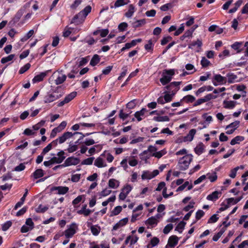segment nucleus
I'll return each instance as SVG.
<instances>
[{"label": "nucleus", "instance_id": "1", "mask_svg": "<svg viewBox=\"0 0 248 248\" xmlns=\"http://www.w3.org/2000/svg\"><path fill=\"white\" fill-rule=\"evenodd\" d=\"M61 88V86H58L51 92H47L43 97L44 103L49 104L62 97L64 93L63 92L59 91Z\"/></svg>", "mask_w": 248, "mask_h": 248}, {"label": "nucleus", "instance_id": "2", "mask_svg": "<svg viewBox=\"0 0 248 248\" xmlns=\"http://www.w3.org/2000/svg\"><path fill=\"white\" fill-rule=\"evenodd\" d=\"M92 7L90 5L85 7L82 11L76 15L72 18L71 23L78 24L80 22L84 21L85 18L91 12Z\"/></svg>", "mask_w": 248, "mask_h": 248}, {"label": "nucleus", "instance_id": "3", "mask_svg": "<svg viewBox=\"0 0 248 248\" xmlns=\"http://www.w3.org/2000/svg\"><path fill=\"white\" fill-rule=\"evenodd\" d=\"M175 74L173 69H165L163 71L162 78H160V81L163 85H166L169 83L172 79V76Z\"/></svg>", "mask_w": 248, "mask_h": 248}, {"label": "nucleus", "instance_id": "4", "mask_svg": "<svg viewBox=\"0 0 248 248\" xmlns=\"http://www.w3.org/2000/svg\"><path fill=\"white\" fill-rule=\"evenodd\" d=\"M193 156L191 154L186 155L181 158L179 161V169L181 170H185L188 168L189 165L192 160Z\"/></svg>", "mask_w": 248, "mask_h": 248}, {"label": "nucleus", "instance_id": "5", "mask_svg": "<svg viewBox=\"0 0 248 248\" xmlns=\"http://www.w3.org/2000/svg\"><path fill=\"white\" fill-rule=\"evenodd\" d=\"M77 94V93L76 92H73L67 94L62 101H59L56 103L57 106L58 107H61L65 104L68 103L76 96Z\"/></svg>", "mask_w": 248, "mask_h": 248}, {"label": "nucleus", "instance_id": "6", "mask_svg": "<svg viewBox=\"0 0 248 248\" xmlns=\"http://www.w3.org/2000/svg\"><path fill=\"white\" fill-rule=\"evenodd\" d=\"M77 94V93L76 92H73L67 94L62 101H59L56 103L57 106L58 107H61L65 104L68 103L76 96Z\"/></svg>", "mask_w": 248, "mask_h": 248}, {"label": "nucleus", "instance_id": "7", "mask_svg": "<svg viewBox=\"0 0 248 248\" xmlns=\"http://www.w3.org/2000/svg\"><path fill=\"white\" fill-rule=\"evenodd\" d=\"M77 94V93L76 92H73L67 94L62 101H59L56 103L57 106L58 107H61L65 104L68 103L76 96Z\"/></svg>", "mask_w": 248, "mask_h": 248}, {"label": "nucleus", "instance_id": "8", "mask_svg": "<svg viewBox=\"0 0 248 248\" xmlns=\"http://www.w3.org/2000/svg\"><path fill=\"white\" fill-rule=\"evenodd\" d=\"M76 229H77V224L75 223H72L69 228L64 231L65 237L68 239L72 238L76 233Z\"/></svg>", "mask_w": 248, "mask_h": 248}, {"label": "nucleus", "instance_id": "9", "mask_svg": "<svg viewBox=\"0 0 248 248\" xmlns=\"http://www.w3.org/2000/svg\"><path fill=\"white\" fill-rule=\"evenodd\" d=\"M80 162V159L74 156L68 157L63 163L64 167L70 166L71 165H77Z\"/></svg>", "mask_w": 248, "mask_h": 248}, {"label": "nucleus", "instance_id": "10", "mask_svg": "<svg viewBox=\"0 0 248 248\" xmlns=\"http://www.w3.org/2000/svg\"><path fill=\"white\" fill-rule=\"evenodd\" d=\"M179 238L176 235H171L169 238L165 248H174L178 244Z\"/></svg>", "mask_w": 248, "mask_h": 248}, {"label": "nucleus", "instance_id": "11", "mask_svg": "<svg viewBox=\"0 0 248 248\" xmlns=\"http://www.w3.org/2000/svg\"><path fill=\"white\" fill-rule=\"evenodd\" d=\"M25 10L26 7L25 6L21 7L19 10H18L14 17L13 18L11 22H12L13 24L18 22L25 13Z\"/></svg>", "mask_w": 248, "mask_h": 248}, {"label": "nucleus", "instance_id": "12", "mask_svg": "<svg viewBox=\"0 0 248 248\" xmlns=\"http://www.w3.org/2000/svg\"><path fill=\"white\" fill-rule=\"evenodd\" d=\"M221 194L222 192L221 191L216 190L208 195L206 197V199L209 201L215 202L219 199Z\"/></svg>", "mask_w": 248, "mask_h": 248}, {"label": "nucleus", "instance_id": "13", "mask_svg": "<svg viewBox=\"0 0 248 248\" xmlns=\"http://www.w3.org/2000/svg\"><path fill=\"white\" fill-rule=\"evenodd\" d=\"M196 133V130L195 129H191L188 134L184 137H183V140L179 141V142H186V141H191L194 138V135Z\"/></svg>", "mask_w": 248, "mask_h": 248}, {"label": "nucleus", "instance_id": "14", "mask_svg": "<svg viewBox=\"0 0 248 248\" xmlns=\"http://www.w3.org/2000/svg\"><path fill=\"white\" fill-rule=\"evenodd\" d=\"M74 134L70 132H66L64 133L58 139L59 140V143L60 144H62L67 139L71 138Z\"/></svg>", "mask_w": 248, "mask_h": 248}, {"label": "nucleus", "instance_id": "15", "mask_svg": "<svg viewBox=\"0 0 248 248\" xmlns=\"http://www.w3.org/2000/svg\"><path fill=\"white\" fill-rule=\"evenodd\" d=\"M130 2V0H116L114 5H110V8L123 6L128 4Z\"/></svg>", "mask_w": 248, "mask_h": 248}, {"label": "nucleus", "instance_id": "16", "mask_svg": "<svg viewBox=\"0 0 248 248\" xmlns=\"http://www.w3.org/2000/svg\"><path fill=\"white\" fill-rule=\"evenodd\" d=\"M214 79L220 85L225 84L227 82L226 78L222 76L220 74L215 75L214 77Z\"/></svg>", "mask_w": 248, "mask_h": 248}, {"label": "nucleus", "instance_id": "17", "mask_svg": "<svg viewBox=\"0 0 248 248\" xmlns=\"http://www.w3.org/2000/svg\"><path fill=\"white\" fill-rule=\"evenodd\" d=\"M147 111L148 110L146 108H142L140 110L136 111L134 114V116L139 122H140L142 120L141 116H143Z\"/></svg>", "mask_w": 248, "mask_h": 248}, {"label": "nucleus", "instance_id": "18", "mask_svg": "<svg viewBox=\"0 0 248 248\" xmlns=\"http://www.w3.org/2000/svg\"><path fill=\"white\" fill-rule=\"evenodd\" d=\"M181 83V82L173 81L170 83V84L167 85L165 88L168 91V92H170L175 88V87H179V85Z\"/></svg>", "mask_w": 248, "mask_h": 248}, {"label": "nucleus", "instance_id": "19", "mask_svg": "<svg viewBox=\"0 0 248 248\" xmlns=\"http://www.w3.org/2000/svg\"><path fill=\"white\" fill-rule=\"evenodd\" d=\"M53 189L57 190L58 194L60 195H63L66 194L68 191L69 188L67 186H58L54 187Z\"/></svg>", "mask_w": 248, "mask_h": 248}, {"label": "nucleus", "instance_id": "20", "mask_svg": "<svg viewBox=\"0 0 248 248\" xmlns=\"http://www.w3.org/2000/svg\"><path fill=\"white\" fill-rule=\"evenodd\" d=\"M87 205H84L81 209L77 211V213L79 215H84L85 216H89L93 211L89 209H86Z\"/></svg>", "mask_w": 248, "mask_h": 248}, {"label": "nucleus", "instance_id": "21", "mask_svg": "<svg viewBox=\"0 0 248 248\" xmlns=\"http://www.w3.org/2000/svg\"><path fill=\"white\" fill-rule=\"evenodd\" d=\"M31 175L35 179L40 178L44 175V171L41 169H38L33 172Z\"/></svg>", "mask_w": 248, "mask_h": 248}, {"label": "nucleus", "instance_id": "22", "mask_svg": "<svg viewBox=\"0 0 248 248\" xmlns=\"http://www.w3.org/2000/svg\"><path fill=\"white\" fill-rule=\"evenodd\" d=\"M146 24V20L145 19L137 20L136 21L132 23V28L136 29Z\"/></svg>", "mask_w": 248, "mask_h": 248}, {"label": "nucleus", "instance_id": "23", "mask_svg": "<svg viewBox=\"0 0 248 248\" xmlns=\"http://www.w3.org/2000/svg\"><path fill=\"white\" fill-rule=\"evenodd\" d=\"M135 12V8L133 4L128 6V11L124 14V16L127 18H131Z\"/></svg>", "mask_w": 248, "mask_h": 248}, {"label": "nucleus", "instance_id": "24", "mask_svg": "<svg viewBox=\"0 0 248 248\" xmlns=\"http://www.w3.org/2000/svg\"><path fill=\"white\" fill-rule=\"evenodd\" d=\"M204 150V145L201 142L199 144L197 145V146L194 148V151L195 153L198 155L202 154Z\"/></svg>", "mask_w": 248, "mask_h": 248}, {"label": "nucleus", "instance_id": "25", "mask_svg": "<svg viewBox=\"0 0 248 248\" xmlns=\"http://www.w3.org/2000/svg\"><path fill=\"white\" fill-rule=\"evenodd\" d=\"M120 182L119 181L116 180L115 179L111 178L108 181V185L110 188H116L119 186Z\"/></svg>", "mask_w": 248, "mask_h": 248}, {"label": "nucleus", "instance_id": "26", "mask_svg": "<svg viewBox=\"0 0 248 248\" xmlns=\"http://www.w3.org/2000/svg\"><path fill=\"white\" fill-rule=\"evenodd\" d=\"M195 97L190 94H188L185 96L181 99V102H185L186 103H192L195 100Z\"/></svg>", "mask_w": 248, "mask_h": 248}, {"label": "nucleus", "instance_id": "27", "mask_svg": "<svg viewBox=\"0 0 248 248\" xmlns=\"http://www.w3.org/2000/svg\"><path fill=\"white\" fill-rule=\"evenodd\" d=\"M90 229L92 234L94 236L98 235L101 231L100 227L98 225H91L90 227Z\"/></svg>", "mask_w": 248, "mask_h": 248}, {"label": "nucleus", "instance_id": "28", "mask_svg": "<svg viewBox=\"0 0 248 248\" xmlns=\"http://www.w3.org/2000/svg\"><path fill=\"white\" fill-rule=\"evenodd\" d=\"M100 56L97 54H94L90 62V64L92 65V66H94L96 65L100 62Z\"/></svg>", "mask_w": 248, "mask_h": 248}, {"label": "nucleus", "instance_id": "29", "mask_svg": "<svg viewBox=\"0 0 248 248\" xmlns=\"http://www.w3.org/2000/svg\"><path fill=\"white\" fill-rule=\"evenodd\" d=\"M244 140V137L241 136H237L231 140L230 144L232 145H234L236 144H239L240 142L243 141Z\"/></svg>", "mask_w": 248, "mask_h": 248}, {"label": "nucleus", "instance_id": "30", "mask_svg": "<svg viewBox=\"0 0 248 248\" xmlns=\"http://www.w3.org/2000/svg\"><path fill=\"white\" fill-rule=\"evenodd\" d=\"M223 104L224 105L225 108L231 109L235 107L236 102L233 101L224 100L223 102Z\"/></svg>", "mask_w": 248, "mask_h": 248}, {"label": "nucleus", "instance_id": "31", "mask_svg": "<svg viewBox=\"0 0 248 248\" xmlns=\"http://www.w3.org/2000/svg\"><path fill=\"white\" fill-rule=\"evenodd\" d=\"M202 45V41L201 40L197 39L196 41L192 42L189 45L188 48L193 49L195 46H197L198 47H201Z\"/></svg>", "mask_w": 248, "mask_h": 248}, {"label": "nucleus", "instance_id": "32", "mask_svg": "<svg viewBox=\"0 0 248 248\" xmlns=\"http://www.w3.org/2000/svg\"><path fill=\"white\" fill-rule=\"evenodd\" d=\"M227 77H228V80L227 82H228L229 83H234L235 79L237 78V76L232 73H228L227 74Z\"/></svg>", "mask_w": 248, "mask_h": 248}, {"label": "nucleus", "instance_id": "33", "mask_svg": "<svg viewBox=\"0 0 248 248\" xmlns=\"http://www.w3.org/2000/svg\"><path fill=\"white\" fill-rule=\"evenodd\" d=\"M154 43L152 39L148 41V44L144 46V48L148 52H152L153 51Z\"/></svg>", "mask_w": 248, "mask_h": 248}, {"label": "nucleus", "instance_id": "34", "mask_svg": "<svg viewBox=\"0 0 248 248\" xmlns=\"http://www.w3.org/2000/svg\"><path fill=\"white\" fill-rule=\"evenodd\" d=\"M46 74L45 73H41L40 74L35 76L33 78L32 80L34 82H40L43 80L44 78L46 76Z\"/></svg>", "mask_w": 248, "mask_h": 248}, {"label": "nucleus", "instance_id": "35", "mask_svg": "<svg viewBox=\"0 0 248 248\" xmlns=\"http://www.w3.org/2000/svg\"><path fill=\"white\" fill-rule=\"evenodd\" d=\"M153 120L156 122H168L170 121V118L167 116H155Z\"/></svg>", "mask_w": 248, "mask_h": 248}, {"label": "nucleus", "instance_id": "36", "mask_svg": "<svg viewBox=\"0 0 248 248\" xmlns=\"http://www.w3.org/2000/svg\"><path fill=\"white\" fill-rule=\"evenodd\" d=\"M186 222L184 221H180L176 226L175 230L179 232V233H182L183 230L184 229Z\"/></svg>", "mask_w": 248, "mask_h": 248}, {"label": "nucleus", "instance_id": "37", "mask_svg": "<svg viewBox=\"0 0 248 248\" xmlns=\"http://www.w3.org/2000/svg\"><path fill=\"white\" fill-rule=\"evenodd\" d=\"M242 46V42H235L234 43L231 45V47L235 50H237V53H239L241 52L240 48Z\"/></svg>", "mask_w": 248, "mask_h": 248}, {"label": "nucleus", "instance_id": "38", "mask_svg": "<svg viewBox=\"0 0 248 248\" xmlns=\"http://www.w3.org/2000/svg\"><path fill=\"white\" fill-rule=\"evenodd\" d=\"M66 78V76L65 75H62L59 76L55 80V83L56 85L62 84Z\"/></svg>", "mask_w": 248, "mask_h": 248}, {"label": "nucleus", "instance_id": "39", "mask_svg": "<svg viewBox=\"0 0 248 248\" xmlns=\"http://www.w3.org/2000/svg\"><path fill=\"white\" fill-rule=\"evenodd\" d=\"M103 159L101 157H98L95 159L94 165L98 168H102L106 166V165H103Z\"/></svg>", "mask_w": 248, "mask_h": 248}, {"label": "nucleus", "instance_id": "40", "mask_svg": "<svg viewBox=\"0 0 248 248\" xmlns=\"http://www.w3.org/2000/svg\"><path fill=\"white\" fill-rule=\"evenodd\" d=\"M122 210V206L119 205L115 207L114 209L111 212L110 217L117 216L119 214Z\"/></svg>", "mask_w": 248, "mask_h": 248}, {"label": "nucleus", "instance_id": "41", "mask_svg": "<svg viewBox=\"0 0 248 248\" xmlns=\"http://www.w3.org/2000/svg\"><path fill=\"white\" fill-rule=\"evenodd\" d=\"M167 153L166 151L164 149L158 152H156L152 154V156H155L157 158H160L164 155Z\"/></svg>", "mask_w": 248, "mask_h": 248}, {"label": "nucleus", "instance_id": "42", "mask_svg": "<svg viewBox=\"0 0 248 248\" xmlns=\"http://www.w3.org/2000/svg\"><path fill=\"white\" fill-rule=\"evenodd\" d=\"M15 57V54H10L7 57H3L1 60L0 62L1 63L4 64L9 61H12L14 58Z\"/></svg>", "mask_w": 248, "mask_h": 248}, {"label": "nucleus", "instance_id": "43", "mask_svg": "<svg viewBox=\"0 0 248 248\" xmlns=\"http://www.w3.org/2000/svg\"><path fill=\"white\" fill-rule=\"evenodd\" d=\"M201 64L203 68L207 67L211 64L210 62L204 57H202L201 61Z\"/></svg>", "mask_w": 248, "mask_h": 248}, {"label": "nucleus", "instance_id": "44", "mask_svg": "<svg viewBox=\"0 0 248 248\" xmlns=\"http://www.w3.org/2000/svg\"><path fill=\"white\" fill-rule=\"evenodd\" d=\"M48 209V207L46 206H43L42 204H40L38 207L36 209V212L37 213H44Z\"/></svg>", "mask_w": 248, "mask_h": 248}, {"label": "nucleus", "instance_id": "45", "mask_svg": "<svg viewBox=\"0 0 248 248\" xmlns=\"http://www.w3.org/2000/svg\"><path fill=\"white\" fill-rule=\"evenodd\" d=\"M151 175V172L148 170H145L143 171L142 174L141 175V178L143 180L151 179H152Z\"/></svg>", "mask_w": 248, "mask_h": 248}, {"label": "nucleus", "instance_id": "46", "mask_svg": "<svg viewBox=\"0 0 248 248\" xmlns=\"http://www.w3.org/2000/svg\"><path fill=\"white\" fill-rule=\"evenodd\" d=\"M31 64L29 63H27L25 64L23 66L21 67L19 70V74H22L26 72L27 70H28L31 67Z\"/></svg>", "mask_w": 248, "mask_h": 248}, {"label": "nucleus", "instance_id": "47", "mask_svg": "<svg viewBox=\"0 0 248 248\" xmlns=\"http://www.w3.org/2000/svg\"><path fill=\"white\" fill-rule=\"evenodd\" d=\"M240 124V121H235L234 122H232L228 125L226 129H228L229 128H232V129H234V130L239 126V125Z\"/></svg>", "mask_w": 248, "mask_h": 248}, {"label": "nucleus", "instance_id": "48", "mask_svg": "<svg viewBox=\"0 0 248 248\" xmlns=\"http://www.w3.org/2000/svg\"><path fill=\"white\" fill-rule=\"evenodd\" d=\"M133 187L129 184L125 185L122 189V191L125 192L126 194H128L131 192Z\"/></svg>", "mask_w": 248, "mask_h": 248}, {"label": "nucleus", "instance_id": "49", "mask_svg": "<svg viewBox=\"0 0 248 248\" xmlns=\"http://www.w3.org/2000/svg\"><path fill=\"white\" fill-rule=\"evenodd\" d=\"M94 159V158L93 157H91L85 159L81 162V165H92L93 164Z\"/></svg>", "mask_w": 248, "mask_h": 248}, {"label": "nucleus", "instance_id": "50", "mask_svg": "<svg viewBox=\"0 0 248 248\" xmlns=\"http://www.w3.org/2000/svg\"><path fill=\"white\" fill-rule=\"evenodd\" d=\"M128 27V24L126 22H122L119 24L118 29L120 31H125Z\"/></svg>", "mask_w": 248, "mask_h": 248}, {"label": "nucleus", "instance_id": "51", "mask_svg": "<svg viewBox=\"0 0 248 248\" xmlns=\"http://www.w3.org/2000/svg\"><path fill=\"white\" fill-rule=\"evenodd\" d=\"M217 95H213L212 93H209L205 95L202 98L203 99L204 102H206L210 101L211 99H216L217 98Z\"/></svg>", "mask_w": 248, "mask_h": 248}, {"label": "nucleus", "instance_id": "52", "mask_svg": "<svg viewBox=\"0 0 248 248\" xmlns=\"http://www.w3.org/2000/svg\"><path fill=\"white\" fill-rule=\"evenodd\" d=\"M146 223L150 225H153L154 224L156 225L157 224V221L156 219L154 217H149L146 221Z\"/></svg>", "mask_w": 248, "mask_h": 248}, {"label": "nucleus", "instance_id": "53", "mask_svg": "<svg viewBox=\"0 0 248 248\" xmlns=\"http://www.w3.org/2000/svg\"><path fill=\"white\" fill-rule=\"evenodd\" d=\"M12 223L11 221H7L2 225V230L3 231H6L12 226Z\"/></svg>", "mask_w": 248, "mask_h": 248}, {"label": "nucleus", "instance_id": "54", "mask_svg": "<svg viewBox=\"0 0 248 248\" xmlns=\"http://www.w3.org/2000/svg\"><path fill=\"white\" fill-rule=\"evenodd\" d=\"M51 161L54 164H60L63 161V158H59L58 157L54 156L51 158Z\"/></svg>", "mask_w": 248, "mask_h": 248}, {"label": "nucleus", "instance_id": "55", "mask_svg": "<svg viewBox=\"0 0 248 248\" xmlns=\"http://www.w3.org/2000/svg\"><path fill=\"white\" fill-rule=\"evenodd\" d=\"M173 229V225L172 224H167L164 228L163 232L164 234H168Z\"/></svg>", "mask_w": 248, "mask_h": 248}, {"label": "nucleus", "instance_id": "56", "mask_svg": "<svg viewBox=\"0 0 248 248\" xmlns=\"http://www.w3.org/2000/svg\"><path fill=\"white\" fill-rule=\"evenodd\" d=\"M136 106V100L134 99L129 102L126 105V108L129 109H133Z\"/></svg>", "mask_w": 248, "mask_h": 248}, {"label": "nucleus", "instance_id": "57", "mask_svg": "<svg viewBox=\"0 0 248 248\" xmlns=\"http://www.w3.org/2000/svg\"><path fill=\"white\" fill-rule=\"evenodd\" d=\"M217 214H214L208 219V223H213L216 222L218 219V217H217Z\"/></svg>", "mask_w": 248, "mask_h": 248}, {"label": "nucleus", "instance_id": "58", "mask_svg": "<svg viewBox=\"0 0 248 248\" xmlns=\"http://www.w3.org/2000/svg\"><path fill=\"white\" fill-rule=\"evenodd\" d=\"M12 184L6 183V184H4V185L0 186V189L3 191L6 190H10L11 189V188H12Z\"/></svg>", "mask_w": 248, "mask_h": 248}, {"label": "nucleus", "instance_id": "59", "mask_svg": "<svg viewBox=\"0 0 248 248\" xmlns=\"http://www.w3.org/2000/svg\"><path fill=\"white\" fill-rule=\"evenodd\" d=\"M165 93L166 94L164 95L163 97L165 102L168 103L170 102L172 100L173 97L170 94V93H169L168 92H166Z\"/></svg>", "mask_w": 248, "mask_h": 248}, {"label": "nucleus", "instance_id": "60", "mask_svg": "<svg viewBox=\"0 0 248 248\" xmlns=\"http://www.w3.org/2000/svg\"><path fill=\"white\" fill-rule=\"evenodd\" d=\"M113 68L112 65H109L102 70V74L105 75H108Z\"/></svg>", "mask_w": 248, "mask_h": 248}, {"label": "nucleus", "instance_id": "61", "mask_svg": "<svg viewBox=\"0 0 248 248\" xmlns=\"http://www.w3.org/2000/svg\"><path fill=\"white\" fill-rule=\"evenodd\" d=\"M95 143V141L92 139H86L85 141L83 142L82 144H85L86 146H90Z\"/></svg>", "mask_w": 248, "mask_h": 248}, {"label": "nucleus", "instance_id": "62", "mask_svg": "<svg viewBox=\"0 0 248 248\" xmlns=\"http://www.w3.org/2000/svg\"><path fill=\"white\" fill-rule=\"evenodd\" d=\"M82 0H75L71 4L70 7L72 9H76L81 3Z\"/></svg>", "mask_w": 248, "mask_h": 248}, {"label": "nucleus", "instance_id": "63", "mask_svg": "<svg viewBox=\"0 0 248 248\" xmlns=\"http://www.w3.org/2000/svg\"><path fill=\"white\" fill-rule=\"evenodd\" d=\"M172 39V37L170 36L164 37L161 41V45L162 46L167 44Z\"/></svg>", "mask_w": 248, "mask_h": 248}, {"label": "nucleus", "instance_id": "64", "mask_svg": "<svg viewBox=\"0 0 248 248\" xmlns=\"http://www.w3.org/2000/svg\"><path fill=\"white\" fill-rule=\"evenodd\" d=\"M204 215V212L202 210H198L196 213V218L200 219Z\"/></svg>", "mask_w": 248, "mask_h": 248}]
</instances>
